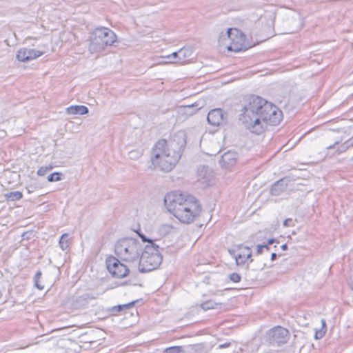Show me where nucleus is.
Returning a JSON list of instances; mask_svg holds the SVG:
<instances>
[{
  "label": "nucleus",
  "instance_id": "nucleus-1",
  "mask_svg": "<svg viewBox=\"0 0 353 353\" xmlns=\"http://www.w3.org/2000/svg\"><path fill=\"white\" fill-rule=\"evenodd\" d=\"M282 112L260 97H252L244 107L241 120L252 132L260 134L268 125H275L281 121Z\"/></svg>",
  "mask_w": 353,
  "mask_h": 353
},
{
  "label": "nucleus",
  "instance_id": "nucleus-2",
  "mask_svg": "<svg viewBox=\"0 0 353 353\" xmlns=\"http://www.w3.org/2000/svg\"><path fill=\"white\" fill-rule=\"evenodd\" d=\"M150 160L154 168L169 172L176 165V152L170 149L165 139H161L152 148Z\"/></svg>",
  "mask_w": 353,
  "mask_h": 353
},
{
  "label": "nucleus",
  "instance_id": "nucleus-3",
  "mask_svg": "<svg viewBox=\"0 0 353 353\" xmlns=\"http://www.w3.org/2000/svg\"><path fill=\"white\" fill-rule=\"evenodd\" d=\"M117 40L115 33L110 29L105 27L97 28L94 30L89 37L88 50L90 53H99L110 46Z\"/></svg>",
  "mask_w": 353,
  "mask_h": 353
},
{
  "label": "nucleus",
  "instance_id": "nucleus-4",
  "mask_svg": "<svg viewBox=\"0 0 353 353\" xmlns=\"http://www.w3.org/2000/svg\"><path fill=\"white\" fill-rule=\"evenodd\" d=\"M115 254L122 261L134 263L139 261L143 252V245L134 239H124L115 245Z\"/></svg>",
  "mask_w": 353,
  "mask_h": 353
},
{
  "label": "nucleus",
  "instance_id": "nucleus-5",
  "mask_svg": "<svg viewBox=\"0 0 353 353\" xmlns=\"http://www.w3.org/2000/svg\"><path fill=\"white\" fill-rule=\"evenodd\" d=\"M154 243L145 246L139 262V270L148 272L157 269L162 262V256Z\"/></svg>",
  "mask_w": 353,
  "mask_h": 353
},
{
  "label": "nucleus",
  "instance_id": "nucleus-6",
  "mask_svg": "<svg viewBox=\"0 0 353 353\" xmlns=\"http://www.w3.org/2000/svg\"><path fill=\"white\" fill-rule=\"evenodd\" d=\"M267 340L273 345H280L286 343L290 337L289 331L281 327H274L267 332Z\"/></svg>",
  "mask_w": 353,
  "mask_h": 353
},
{
  "label": "nucleus",
  "instance_id": "nucleus-7",
  "mask_svg": "<svg viewBox=\"0 0 353 353\" xmlns=\"http://www.w3.org/2000/svg\"><path fill=\"white\" fill-rule=\"evenodd\" d=\"M228 33L231 43L229 46L230 51L239 52L247 49L245 37L241 30L236 28H229Z\"/></svg>",
  "mask_w": 353,
  "mask_h": 353
},
{
  "label": "nucleus",
  "instance_id": "nucleus-8",
  "mask_svg": "<svg viewBox=\"0 0 353 353\" xmlns=\"http://www.w3.org/2000/svg\"><path fill=\"white\" fill-rule=\"evenodd\" d=\"M228 252L235 259L236 265H244L248 260L252 262V250L248 246H243L242 245H235L233 249H230Z\"/></svg>",
  "mask_w": 353,
  "mask_h": 353
},
{
  "label": "nucleus",
  "instance_id": "nucleus-9",
  "mask_svg": "<svg viewBox=\"0 0 353 353\" xmlns=\"http://www.w3.org/2000/svg\"><path fill=\"white\" fill-rule=\"evenodd\" d=\"M106 266L109 272L117 278H123L129 272L128 267L114 256H110L106 259Z\"/></svg>",
  "mask_w": 353,
  "mask_h": 353
},
{
  "label": "nucleus",
  "instance_id": "nucleus-10",
  "mask_svg": "<svg viewBox=\"0 0 353 353\" xmlns=\"http://www.w3.org/2000/svg\"><path fill=\"white\" fill-rule=\"evenodd\" d=\"M178 208L184 209H201L198 200L188 193H181L178 194Z\"/></svg>",
  "mask_w": 353,
  "mask_h": 353
},
{
  "label": "nucleus",
  "instance_id": "nucleus-11",
  "mask_svg": "<svg viewBox=\"0 0 353 353\" xmlns=\"http://www.w3.org/2000/svg\"><path fill=\"white\" fill-rule=\"evenodd\" d=\"M201 212V209L178 208V220L183 223L190 224L200 215Z\"/></svg>",
  "mask_w": 353,
  "mask_h": 353
},
{
  "label": "nucleus",
  "instance_id": "nucleus-12",
  "mask_svg": "<svg viewBox=\"0 0 353 353\" xmlns=\"http://www.w3.org/2000/svg\"><path fill=\"white\" fill-rule=\"evenodd\" d=\"M227 115L221 108H216L208 112L207 120L209 124L214 126H219L226 121Z\"/></svg>",
  "mask_w": 353,
  "mask_h": 353
},
{
  "label": "nucleus",
  "instance_id": "nucleus-13",
  "mask_svg": "<svg viewBox=\"0 0 353 353\" xmlns=\"http://www.w3.org/2000/svg\"><path fill=\"white\" fill-rule=\"evenodd\" d=\"M196 181L203 187H207L210 185L213 179V174L211 170L206 166H201L198 168L196 172Z\"/></svg>",
  "mask_w": 353,
  "mask_h": 353
},
{
  "label": "nucleus",
  "instance_id": "nucleus-14",
  "mask_svg": "<svg viewBox=\"0 0 353 353\" xmlns=\"http://www.w3.org/2000/svg\"><path fill=\"white\" fill-rule=\"evenodd\" d=\"M44 53V51L28 49L26 48L20 49L17 54V59L19 61L26 62L34 59Z\"/></svg>",
  "mask_w": 353,
  "mask_h": 353
},
{
  "label": "nucleus",
  "instance_id": "nucleus-15",
  "mask_svg": "<svg viewBox=\"0 0 353 353\" xmlns=\"http://www.w3.org/2000/svg\"><path fill=\"white\" fill-rule=\"evenodd\" d=\"M163 202L167 212L176 217V192L173 190L168 192Z\"/></svg>",
  "mask_w": 353,
  "mask_h": 353
},
{
  "label": "nucleus",
  "instance_id": "nucleus-16",
  "mask_svg": "<svg viewBox=\"0 0 353 353\" xmlns=\"http://www.w3.org/2000/svg\"><path fill=\"white\" fill-rule=\"evenodd\" d=\"M238 160V154L235 152L228 151L225 152L220 160L221 166L225 169H232Z\"/></svg>",
  "mask_w": 353,
  "mask_h": 353
},
{
  "label": "nucleus",
  "instance_id": "nucleus-17",
  "mask_svg": "<svg viewBox=\"0 0 353 353\" xmlns=\"http://www.w3.org/2000/svg\"><path fill=\"white\" fill-rule=\"evenodd\" d=\"M289 183L290 179L287 177H284L277 181L272 185L271 188V194L275 196L280 195L282 192L286 190Z\"/></svg>",
  "mask_w": 353,
  "mask_h": 353
},
{
  "label": "nucleus",
  "instance_id": "nucleus-18",
  "mask_svg": "<svg viewBox=\"0 0 353 353\" xmlns=\"http://www.w3.org/2000/svg\"><path fill=\"white\" fill-rule=\"evenodd\" d=\"M199 108L194 103L178 105V116L186 117L195 114Z\"/></svg>",
  "mask_w": 353,
  "mask_h": 353
},
{
  "label": "nucleus",
  "instance_id": "nucleus-19",
  "mask_svg": "<svg viewBox=\"0 0 353 353\" xmlns=\"http://www.w3.org/2000/svg\"><path fill=\"white\" fill-rule=\"evenodd\" d=\"M192 48L191 47H183L178 50V63L185 64L189 63L192 59Z\"/></svg>",
  "mask_w": 353,
  "mask_h": 353
},
{
  "label": "nucleus",
  "instance_id": "nucleus-20",
  "mask_svg": "<svg viewBox=\"0 0 353 353\" xmlns=\"http://www.w3.org/2000/svg\"><path fill=\"white\" fill-rule=\"evenodd\" d=\"M218 42H219V50L222 52H225L226 50L228 51H230V48H229V46L230 44H231L230 43V34L228 33V30H227V32H221L220 34V36L219 37V40H218Z\"/></svg>",
  "mask_w": 353,
  "mask_h": 353
},
{
  "label": "nucleus",
  "instance_id": "nucleus-21",
  "mask_svg": "<svg viewBox=\"0 0 353 353\" xmlns=\"http://www.w3.org/2000/svg\"><path fill=\"white\" fill-rule=\"evenodd\" d=\"M68 114L83 115L88 112V108L84 105H71L66 108Z\"/></svg>",
  "mask_w": 353,
  "mask_h": 353
},
{
  "label": "nucleus",
  "instance_id": "nucleus-22",
  "mask_svg": "<svg viewBox=\"0 0 353 353\" xmlns=\"http://www.w3.org/2000/svg\"><path fill=\"white\" fill-rule=\"evenodd\" d=\"M353 146V137L341 144L336 150V154L339 155L345 152L349 148Z\"/></svg>",
  "mask_w": 353,
  "mask_h": 353
},
{
  "label": "nucleus",
  "instance_id": "nucleus-23",
  "mask_svg": "<svg viewBox=\"0 0 353 353\" xmlns=\"http://www.w3.org/2000/svg\"><path fill=\"white\" fill-rule=\"evenodd\" d=\"M174 228L170 224H162L158 229V233L160 236H164L168 235L174 231Z\"/></svg>",
  "mask_w": 353,
  "mask_h": 353
},
{
  "label": "nucleus",
  "instance_id": "nucleus-24",
  "mask_svg": "<svg viewBox=\"0 0 353 353\" xmlns=\"http://www.w3.org/2000/svg\"><path fill=\"white\" fill-rule=\"evenodd\" d=\"M7 201H15L20 200L23 197V194L20 191L10 192L4 194Z\"/></svg>",
  "mask_w": 353,
  "mask_h": 353
},
{
  "label": "nucleus",
  "instance_id": "nucleus-25",
  "mask_svg": "<svg viewBox=\"0 0 353 353\" xmlns=\"http://www.w3.org/2000/svg\"><path fill=\"white\" fill-rule=\"evenodd\" d=\"M222 304L221 303H216L212 300L206 301L201 304V307L204 310L211 309L219 308Z\"/></svg>",
  "mask_w": 353,
  "mask_h": 353
},
{
  "label": "nucleus",
  "instance_id": "nucleus-26",
  "mask_svg": "<svg viewBox=\"0 0 353 353\" xmlns=\"http://www.w3.org/2000/svg\"><path fill=\"white\" fill-rule=\"evenodd\" d=\"M59 244L61 249L63 251L69 247L68 234L67 233L61 235Z\"/></svg>",
  "mask_w": 353,
  "mask_h": 353
},
{
  "label": "nucleus",
  "instance_id": "nucleus-27",
  "mask_svg": "<svg viewBox=\"0 0 353 353\" xmlns=\"http://www.w3.org/2000/svg\"><path fill=\"white\" fill-rule=\"evenodd\" d=\"M321 324H322L321 327L319 330H316V332H315L314 338L316 339H322L326 333L325 322L324 320L321 321Z\"/></svg>",
  "mask_w": 353,
  "mask_h": 353
},
{
  "label": "nucleus",
  "instance_id": "nucleus-28",
  "mask_svg": "<svg viewBox=\"0 0 353 353\" xmlns=\"http://www.w3.org/2000/svg\"><path fill=\"white\" fill-rule=\"evenodd\" d=\"M186 138L185 132H178V145H180V149H184L186 144Z\"/></svg>",
  "mask_w": 353,
  "mask_h": 353
},
{
  "label": "nucleus",
  "instance_id": "nucleus-29",
  "mask_svg": "<svg viewBox=\"0 0 353 353\" xmlns=\"http://www.w3.org/2000/svg\"><path fill=\"white\" fill-rule=\"evenodd\" d=\"M42 273L40 270H38L34 277V285L37 288H38L40 290H42L44 289V286L40 283V279L41 277Z\"/></svg>",
  "mask_w": 353,
  "mask_h": 353
},
{
  "label": "nucleus",
  "instance_id": "nucleus-30",
  "mask_svg": "<svg viewBox=\"0 0 353 353\" xmlns=\"http://www.w3.org/2000/svg\"><path fill=\"white\" fill-rule=\"evenodd\" d=\"M143 154V151L141 150H133L129 152V157L131 159H138Z\"/></svg>",
  "mask_w": 353,
  "mask_h": 353
},
{
  "label": "nucleus",
  "instance_id": "nucleus-31",
  "mask_svg": "<svg viewBox=\"0 0 353 353\" xmlns=\"http://www.w3.org/2000/svg\"><path fill=\"white\" fill-rule=\"evenodd\" d=\"M134 303H135V301H132V302L129 303L128 304L119 305L114 307H113V310L114 311H117V312H120L123 309H128V308L132 307V306H134Z\"/></svg>",
  "mask_w": 353,
  "mask_h": 353
},
{
  "label": "nucleus",
  "instance_id": "nucleus-32",
  "mask_svg": "<svg viewBox=\"0 0 353 353\" xmlns=\"http://www.w3.org/2000/svg\"><path fill=\"white\" fill-rule=\"evenodd\" d=\"M52 168L53 167L52 165L42 166L38 170L37 174L39 176H44L48 172L52 170Z\"/></svg>",
  "mask_w": 353,
  "mask_h": 353
},
{
  "label": "nucleus",
  "instance_id": "nucleus-33",
  "mask_svg": "<svg viewBox=\"0 0 353 353\" xmlns=\"http://www.w3.org/2000/svg\"><path fill=\"white\" fill-rule=\"evenodd\" d=\"M60 180H61L60 173H59V172H54L52 174H50L48 176V181L50 182L58 181Z\"/></svg>",
  "mask_w": 353,
  "mask_h": 353
},
{
  "label": "nucleus",
  "instance_id": "nucleus-34",
  "mask_svg": "<svg viewBox=\"0 0 353 353\" xmlns=\"http://www.w3.org/2000/svg\"><path fill=\"white\" fill-rule=\"evenodd\" d=\"M230 279L234 283H239L241 281V276L237 273H232L230 275Z\"/></svg>",
  "mask_w": 353,
  "mask_h": 353
},
{
  "label": "nucleus",
  "instance_id": "nucleus-35",
  "mask_svg": "<svg viewBox=\"0 0 353 353\" xmlns=\"http://www.w3.org/2000/svg\"><path fill=\"white\" fill-rule=\"evenodd\" d=\"M269 250L268 245H258L256 246V253L260 254L262 253L263 249Z\"/></svg>",
  "mask_w": 353,
  "mask_h": 353
},
{
  "label": "nucleus",
  "instance_id": "nucleus-36",
  "mask_svg": "<svg viewBox=\"0 0 353 353\" xmlns=\"http://www.w3.org/2000/svg\"><path fill=\"white\" fill-rule=\"evenodd\" d=\"M283 225L285 227H289V226H294V224L293 223V221H292V219H286L284 221H283Z\"/></svg>",
  "mask_w": 353,
  "mask_h": 353
},
{
  "label": "nucleus",
  "instance_id": "nucleus-37",
  "mask_svg": "<svg viewBox=\"0 0 353 353\" xmlns=\"http://www.w3.org/2000/svg\"><path fill=\"white\" fill-rule=\"evenodd\" d=\"M165 353H176V346H172L165 349Z\"/></svg>",
  "mask_w": 353,
  "mask_h": 353
},
{
  "label": "nucleus",
  "instance_id": "nucleus-38",
  "mask_svg": "<svg viewBox=\"0 0 353 353\" xmlns=\"http://www.w3.org/2000/svg\"><path fill=\"white\" fill-rule=\"evenodd\" d=\"M347 284L349 287L353 290V272L350 274V278L347 280Z\"/></svg>",
  "mask_w": 353,
  "mask_h": 353
},
{
  "label": "nucleus",
  "instance_id": "nucleus-39",
  "mask_svg": "<svg viewBox=\"0 0 353 353\" xmlns=\"http://www.w3.org/2000/svg\"><path fill=\"white\" fill-rule=\"evenodd\" d=\"M140 237L141 238L143 242H148L149 244L154 243L152 240L147 239L144 235L141 234Z\"/></svg>",
  "mask_w": 353,
  "mask_h": 353
},
{
  "label": "nucleus",
  "instance_id": "nucleus-40",
  "mask_svg": "<svg viewBox=\"0 0 353 353\" xmlns=\"http://www.w3.org/2000/svg\"><path fill=\"white\" fill-rule=\"evenodd\" d=\"M340 142H341V141H335V142L334 143V144H332V145H330V146L327 147V148H326V149H327V150L334 149V148H335V147H336V145H339V143H340Z\"/></svg>",
  "mask_w": 353,
  "mask_h": 353
},
{
  "label": "nucleus",
  "instance_id": "nucleus-41",
  "mask_svg": "<svg viewBox=\"0 0 353 353\" xmlns=\"http://www.w3.org/2000/svg\"><path fill=\"white\" fill-rule=\"evenodd\" d=\"M166 59H176V52H172L170 55L165 57Z\"/></svg>",
  "mask_w": 353,
  "mask_h": 353
},
{
  "label": "nucleus",
  "instance_id": "nucleus-42",
  "mask_svg": "<svg viewBox=\"0 0 353 353\" xmlns=\"http://www.w3.org/2000/svg\"><path fill=\"white\" fill-rule=\"evenodd\" d=\"M276 258V254L275 253H272L271 255V259L272 261H274V260H275Z\"/></svg>",
  "mask_w": 353,
  "mask_h": 353
},
{
  "label": "nucleus",
  "instance_id": "nucleus-43",
  "mask_svg": "<svg viewBox=\"0 0 353 353\" xmlns=\"http://www.w3.org/2000/svg\"><path fill=\"white\" fill-rule=\"evenodd\" d=\"M281 249L283 250H286L288 249V245L286 244H283L281 245Z\"/></svg>",
  "mask_w": 353,
  "mask_h": 353
},
{
  "label": "nucleus",
  "instance_id": "nucleus-44",
  "mask_svg": "<svg viewBox=\"0 0 353 353\" xmlns=\"http://www.w3.org/2000/svg\"><path fill=\"white\" fill-rule=\"evenodd\" d=\"M274 242V239H271L268 241V244H272Z\"/></svg>",
  "mask_w": 353,
  "mask_h": 353
},
{
  "label": "nucleus",
  "instance_id": "nucleus-45",
  "mask_svg": "<svg viewBox=\"0 0 353 353\" xmlns=\"http://www.w3.org/2000/svg\"><path fill=\"white\" fill-rule=\"evenodd\" d=\"M181 347L178 346V347H177L178 353H181Z\"/></svg>",
  "mask_w": 353,
  "mask_h": 353
}]
</instances>
